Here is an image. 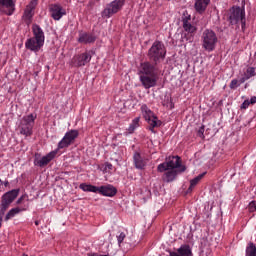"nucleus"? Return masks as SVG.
Here are the masks:
<instances>
[{
  "label": "nucleus",
  "mask_w": 256,
  "mask_h": 256,
  "mask_svg": "<svg viewBox=\"0 0 256 256\" xmlns=\"http://www.w3.org/2000/svg\"><path fill=\"white\" fill-rule=\"evenodd\" d=\"M147 57L149 61L140 63L138 68L139 81L145 89L157 87V81L161 75L159 63L165 61L167 57V48L162 41L156 40L149 48Z\"/></svg>",
  "instance_id": "f257e3e1"
},
{
  "label": "nucleus",
  "mask_w": 256,
  "mask_h": 256,
  "mask_svg": "<svg viewBox=\"0 0 256 256\" xmlns=\"http://www.w3.org/2000/svg\"><path fill=\"white\" fill-rule=\"evenodd\" d=\"M157 171L158 173H164L162 175V181L164 183H173V181H176L178 175L187 171V167L181 164V157L170 156L165 162L157 166Z\"/></svg>",
  "instance_id": "f03ea898"
},
{
  "label": "nucleus",
  "mask_w": 256,
  "mask_h": 256,
  "mask_svg": "<svg viewBox=\"0 0 256 256\" xmlns=\"http://www.w3.org/2000/svg\"><path fill=\"white\" fill-rule=\"evenodd\" d=\"M19 191V189H13L2 195L0 202V228L3 223V217H5V213H7V209H9L11 203L19 197Z\"/></svg>",
  "instance_id": "7ed1b4c3"
},
{
  "label": "nucleus",
  "mask_w": 256,
  "mask_h": 256,
  "mask_svg": "<svg viewBox=\"0 0 256 256\" xmlns=\"http://www.w3.org/2000/svg\"><path fill=\"white\" fill-rule=\"evenodd\" d=\"M201 43L204 51H207L208 53L213 52V50L217 47V43H219L217 33L211 29L204 30L201 36Z\"/></svg>",
  "instance_id": "20e7f679"
},
{
  "label": "nucleus",
  "mask_w": 256,
  "mask_h": 256,
  "mask_svg": "<svg viewBox=\"0 0 256 256\" xmlns=\"http://www.w3.org/2000/svg\"><path fill=\"white\" fill-rule=\"evenodd\" d=\"M229 22L232 25H239L241 23L242 31L245 32L247 19L245 18V8L233 6L229 10Z\"/></svg>",
  "instance_id": "39448f33"
},
{
  "label": "nucleus",
  "mask_w": 256,
  "mask_h": 256,
  "mask_svg": "<svg viewBox=\"0 0 256 256\" xmlns=\"http://www.w3.org/2000/svg\"><path fill=\"white\" fill-rule=\"evenodd\" d=\"M141 111L145 121H147L149 125V131H151V133H155V128L161 127V125H163V122L159 120V118L155 115L153 111H151V109H149L147 104L141 106Z\"/></svg>",
  "instance_id": "423d86ee"
},
{
  "label": "nucleus",
  "mask_w": 256,
  "mask_h": 256,
  "mask_svg": "<svg viewBox=\"0 0 256 256\" xmlns=\"http://www.w3.org/2000/svg\"><path fill=\"white\" fill-rule=\"evenodd\" d=\"M35 119H37V115H27L22 118L20 123V134L24 135V137H31L33 135V127H35Z\"/></svg>",
  "instance_id": "0eeeda50"
},
{
  "label": "nucleus",
  "mask_w": 256,
  "mask_h": 256,
  "mask_svg": "<svg viewBox=\"0 0 256 256\" xmlns=\"http://www.w3.org/2000/svg\"><path fill=\"white\" fill-rule=\"evenodd\" d=\"M125 5V0H114L106 5L102 11V17L109 19L116 13H119Z\"/></svg>",
  "instance_id": "6e6552de"
},
{
  "label": "nucleus",
  "mask_w": 256,
  "mask_h": 256,
  "mask_svg": "<svg viewBox=\"0 0 256 256\" xmlns=\"http://www.w3.org/2000/svg\"><path fill=\"white\" fill-rule=\"evenodd\" d=\"M77 137H79V130H70L66 132L64 137L58 143L57 151H61V149H67V147L73 145Z\"/></svg>",
  "instance_id": "1a4fd4ad"
},
{
  "label": "nucleus",
  "mask_w": 256,
  "mask_h": 256,
  "mask_svg": "<svg viewBox=\"0 0 256 256\" xmlns=\"http://www.w3.org/2000/svg\"><path fill=\"white\" fill-rule=\"evenodd\" d=\"M91 52H84L82 54H78L73 56V58L70 61V65L71 67H85V65H87V63L91 62Z\"/></svg>",
  "instance_id": "9d476101"
},
{
  "label": "nucleus",
  "mask_w": 256,
  "mask_h": 256,
  "mask_svg": "<svg viewBox=\"0 0 256 256\" xmlns=\"http://www.w3.org/2000/svg\"><path fill=\"white\" fill-rule=\"evenodd\" d=\"M59 153V150H53L50 153H48L46 156H43L42 158H39L37 154L34 158V165L36 167H47L51 161H53L54 157H57V154Z\"/></svg>",
  "instance_id": "9b49d317"
},
{
  "label": "nucleus",
  "mask_w": 256,
  "mask_h": 256,
  "mask_svg": "<svg viewBox=\"0 0 256 256\" xmlns=\"http://www.w3.org/2000/svg\"><path fill=\"white\" fill-rule=\"evenodd\" d=\"M35 7H37V0H32L25 8L22 19L29 27L33 23V15H35Z\"/></svg>",
  "instance_id": "f8f14e48"
},
{
  "label": "nucleus",
  "mask_w": 256,
  "mask_h": 256,
  "mask_svg": "<svg viewBox=\"0 0 256 256\" xmlns=\"http://www.w3.org/2000/svg\"><path fill=\"white\" fill-rule=\"evenodd\" d=\"M49 13L50 17H52L54 21H61L64 15H67V11L63 6H61V4H50Z\"/></svg>",
  "instance_id": "ddd939ff"
},
{
  "label": "nucleus",
  "mask_w": 256,
  "mask_h": 256,
  "mask_svg": "<svg viewBox=\"0 0 256 256\" xmlns=\"http://www.w3.org/2000/svg\"><path fill=\"white\" fill-rule=\"evenodd\" d=\"M43 45H45V42H41V40H37V38L33 37L27 39L25 42V48L33 53H39L43 48Z\"/></svg>",
  "instance_id": "4468645a"
},
{
  "label": "nucleus",
  "mask_w": 256,
  "mask_h": 256,
  "mask_svg": "<svg viewBox=\"0 0 256 256\" xmlns=\"http://www.w3.org/2000/svg\"><path fill=\"white\" fill-rule=\"evenodd\" d=\"M0 13L11 16L15 13V2L13 0H0Z\"/></svg>",
  "instance_id": "2eb2a0df"
},
{
  "label": "nucleus",
  "mask_w": 256,
  "mask_h": 256,
  "mask_svg": "<svg viewBox=\"0 0 256 256\" xmlns=\"http://www.w3.org/2000/svg\"><path fill=\"white\" fill-rule=\"evenodd\" d=\"M133 163L136 169L143 171V169L147 167V158H145V156L141 155L139 152H134Z\"/></svg>",
  "instance_id": "dca6fc26"
},
{
  "label": "nucleus",
  "mask_w": 256,
  "mask_h": 256,
  "mask_svg": "<svg viewBox=\"0 0 256 256\" xmlns=\"http://www.w3.org/2000/svg\"><path fill=\"white\" fill-rule=\"evenodd\" d=\"M95 41H97V37H95V34L89 32L79 33L78 43H81L82 45H89L91 43H94Z\"/></svg>",
  "instance_id": "f3484780"
},
{
  "label": "nucleus",
  "mask_w": 256,
  "mask_h": 256,
  "mask_svg": "<svg viewBox=\"0 0 256 256\" xmlns=\"http://www.w3.org/2000/svg\"><path fill=\"white\" fill-rule=\"evenodd\" d=\"M98 193L103 195V197H115L117 195V188L111 184L100 186L98 187Z\"/></svg>",
  "instance_id": "a211bd4d"
},
{
  "label": "nucleus",
  "mask_w": 256,
  "mask_h": 256,
  "mask_svg": "<svg viewBox=\"0 0 256 256\" xmlns=\"http://www.w3.org/2000/svg\"><path fill=\"white\" fill-rule=\"evenodd\" d=\"M170 256H193L191 246L184 244L177 249V252H170Z\"/></svg>",
  "instance_id": "6ab92c4d"
},
{
  "label": "nucleus",
  "mask_w": 256,
  "mask_h": 256,
  "mask_svg": "<svg viewBox=\"0 0 256 256\" xmlns=\"http://www.w3.org/2000/svg\"><path fill=\"white\" fill-rule=\"evenodd\" d=\"M32 33L34 39L41 41L42 43H45V32H43V29L38 24H33L32 26Z\"/></svg>",
  "instance_id": "aec40b11"
},
{
  "label": "nucleus",
  "mask_w": 256,
  "mask_h": 256,
  "mask_svg": "<svg viewBox=\"0 0 256 256\" xmlns=\"http://www.w3.org/2000/svg\"><path fill=\"white\" fill-rule=\"evenodd\" d=\"M209 3H211V0H196L194 4V9L197 13L201 15L204 11H207Z\"/></svg>",
  "instance_id": "412c9836"
},
{
  "label": "nucleus",
  "mask_w": 256,
  "mask_h": 256,
  "mask_svg": "<svg viewBox=\"0 0 256 256\" xmlns=\"http://www.w3.org/2000/svg\"><path fill=\"white\" fill-rule=\"evenodd\" d=\"M22 211H27V208L15 207L10 209L6 214V216L4 217V221H9L13 219V217H15L16 215H19V213H21Z\"/></svg>",
  "instance_id": "4be33fe9"
},
{
  "label": "nucleus",
  "mask_w": 256,
  "mask_h": 256,
  "mask_svg": "<svg viewBox=\"0 0 256 256\" xmlns=\"http://www.w3.org/2000/svg\"><path fill=\"white\" fill-rule=\"evenodd\" d=\"M79 189L85 191L86 193H99V187L87 183L80 184Z\"/></svg>",
  "instance_id": "5701e85b"
},
{
  "label": "nucleus",
  "mask_w": 256,
  "mask_h": 256,
  "mask_svg": "<svg viewBox=\"0 0 256 256\" xmlns=\"http://www.w3.org/2000/svg\"><path fill=\"white\" fill-rule=\"evenodd\" d=\"M182 27L184 29V31L186 33H188L189 35H195V33H197V27H195V25L191 24V22H184V24H182Z\"/></svg>",
  "instance_id": "b1692460"
},
{
  "label": "nucleus",
  "mask_w": 256,
  "mask_h": 256,
  "mask_svg": "<svg viewBox=\"0 0 256 256\" xmlns=\"http://www.w3.org/2000/svg\"><path fill=\"white\" fill-rule=\"evenodd\" d=\"M245 256H256V246L253 242L248 243L246 246Z\"/></svg>",
  "instance_id": "393cba45"
},
{
  "label": "nucleus",
  "mask_w": 256,
  "mask_h": 256,
  "mask_svg": "<svg viewBox=\"0 0 256 256\" xmlns=\"http://www.w3.org/2000/svg\"><path fill=\"white\" fill-rule=\"evenodd\" d=\"M203 177H205V173H202V174L198 175L197 177H195L194 179H192L190 181V186L188 188V191H193V189H195V186L198 185L199 181H201V179H203Z\"/></svg>",
  "instance_id": "a878e982"
},
{
  "label": "nucleus",
  "mask_w": 256,
  "mask_h": 256,
  "mask_svg": "<svg viewBox=\"0 0 256 256\" xmlns=\"http://www.w3.org/2000/svg\"><path fill=\"white\" fill-rule=\"evenodd\" d=\"M139 121H140L139 117L135 118L132 121V123L130 124V126L128 128L129 133H133L135 131V129H137V127H139Z\"/></svg>",
  "instance_id": "bb28decb"
},
{
  "label": "nucleus",
  "mask_w": 256,
  "mask_h": 256,
  "mask_svg": "<svg viewBox=\"0 0 256 256\" xmlns=\"http://www.w3.org/2000/svg\"><path fill=\"white\" fill-rule=\"evenodd\" d=\"M244 76L248 79H251V77H255V68L248 67L246 69V72L244 73Z\"/></svg>",
  "instance_id": "cd10ccee"
},
{
  "label": "nucleus",
  "mask_w": 256,
  "mask_h": 256,
  "mask_svg": "<svg viewBox=\"0 0 256 256\" xmlns=\"http://www.w3.org/2000/svg\"><path fill=\"white\" fill-rule=\"evenodd\" d=\"M186 23H191V15H189L187 12H184L182 16V25H185Z\"/></svg>",
  "instance_id": "c85d7f7f"
},
{
  "label": "nucleus",
  "mask_w": 256,
  "mask_h": 256,
  "mask_svg": "<svg viewBox=\"0 0 256 256\" xmlns=\"http://www.w3.org/2000/svg\"><path fill=\"white\" fill-rule=\"evenodd\" d=\"M197 137H200V139H205V125H202L198 132H197Z\"/></svg>",
  "instance_id": "c756f323"
},
{
  "label": "nucleus",
  "mask_w": 256,
  "mask_h": 256,
  "mask_svg": "<svg viewBox=\"0 0 256 256\" xmlns=\"http://www.w3.org/2000/svg\"><path fill=\"white\" fill-rule=\"evenodd\" d=\"M248 211H249V213H255V211H256V201L255 200H253L249 203Z\"/></svg>",
  "instance_id": "7c9ffc66"
},
{
  "label": "nucleus",
  "mask_w": 256,
  "mask_h": 256,
  "mask_svg": "<svg viewBox=\"0 0 256 256\" xmlns=\"http://www.w3.org/2000/svg\"><path fill=\"white\" fill-rule=\"evenodd\" d=\"M241 85L239 84V79H233L230 82V89H237V87H240Z\"/></svg>",
  "instance_id": "2f4dec72"
},
{
  "label": "nucleus",
  "mask_w": 256,
  "mask_h": 256,
  "mask_svg": "<svg viewBox=\"0 0 256 256\" xmlns=\"http://www.w3.org/2000/svg\"><path fill=\"white\" fill-rule=\"evenodd\" d=\"M117 239H118L119 245H121V242H122V241H125V234H124L123 232H121V233L119 234V236H117Z\"/></svg>",
  "instance_id": "473e14b6"
},
{
  "label": "nucleus",
  "mask_w": 256,
  "mask_h": 256,
  "mask_svg": "<svg viewBox=\"0 0 256 256\" xmlns=\"http://www.w3.org/2000/svg\"><path fill=\"white\" fill-rule=\"evenodd\" d=\"M250 105L251 103L249 102V100H245L241 105V109H248Z\"/></svg>",
  "instance_id": "72a5a7b5"
},
{
  "label": "nucleus",
  "mask_w": 256,
  "mask_h": 256,
  "mask_svg": "<svg viewBox=\"0 0 256 256\" xmlns=\"http://www.w3.org/2000/svg\"><path fill=\"white\" fill-rule=\"evenodd\" d=\"M245 81H249V79L245 75H244V77H241L240 79H238L239 85H243V83H245Z\"/></svg>",
  "instance_id": "f704fd0d"
},
{
  "label": "nucleus",
  "mask_w": 256,
  "mask_h": 256,
  "mask_svg": "<svg viewBox=\"0 0 256 256\" xmlns=\"http://www.w3.org/2000/svg\"><path fill=\"white\" fill-rule=\"evenodd\" d=\"M27 197V195H22L17 201H16V205H21V203H23V201H25V198Z\"/></svg>",
  "instance_id": "c9c22d12"
},
{
  "label": "nucleus",
  "mask_w": 256,
  "mask_h": 256,
  "mask_svg": "<svg viewBox=\"0 0 256 256\" xmlns=\"http://www.w3.org/2000/svg\"><path fill=\"white\" fill-rule=\"evenodd\" d=\"M250 105H255V103H256V97L255 96H253V97H251V99H250Z\"/></svg>",
  "instance_id": "e433bc0d"
},
{
  "label": "nucleus",
  "mask_w": 256,
  "mask_h": 256,
  "mask_svg": "<svg viewBox=\"0 0 256 256\" xmlns=\"http://www.w3.org/2000/svg\"><path fill=\"white\" fill-rule=\"evenodd\" d=\"M106 167H107L108 169H112V168H113V164L107 163V164H106Z\"/></svg>",
  "instance_id": "4c0bfd02"
},
{
  "label": "nucleus",
  "mask_w": 256,
  "mask_h": 256,
  "mask_svg": "<svg viewBox=\"0 0 256 256\" xmlns=\"http://www.w3.org/2000/svg\"><path fill=\"white\" fill-rule=\"evenodd\" d=\"M4 186H5V187H9V181H5V182H4Z\"/></svg>",
  "instance_id": "58836bf2"
},
{
  "label": "nucleus",
  "mask_w": 256,
  "mask_h": 256,
  "mask_svg": "<svg viewBox=\"0 0 256 256\" xmlns=\"http://www.w3.org/2000/svg\"><path fill=\"white\" fill-rule=\"evenodd\" d=\"M35 225H39V221H35Z\"/></svg>",
  "instance_id": "ea45409f"
}]
</instances>
